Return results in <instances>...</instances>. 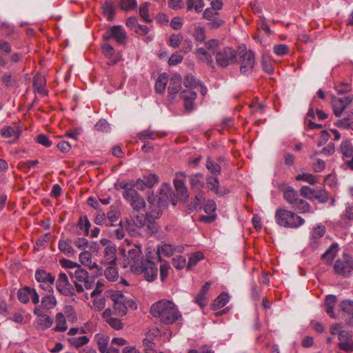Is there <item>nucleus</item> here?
Listing matches in <instances>:
<instances>
[{"instance_id": "nucleus-46", "label": "nucleus", "mask_w": 353, "mask_h": 353, "mask_svg": "<svg viewBox=\"0 0 353 353\" xmlns=\"http://www.w3.org/2000/svg\"><path fill=\"white\" fill-rule=\"evenodd\" d=\"M341 310L347 314L352 316L350 324L353 325V301L345 300L340 303Z\"/></svg>"}, {"instance_id": "nucleus-57", "label": "nucleus", "mask_w": 353, "mask_h": 353, "mask_svg": "<svg viewBox=\"0 0 353 353\" xmlns=\"http://www.w3.org/2000/svg\"><path fill=\"white\" fill-rule=\"evenodd\" d=\"M143 344L144 345L145 353H163V352L157 351L155 349L156 345H155L154 343H153L148 339H144L143 341Z\"/></svg>"}, {"instance_id": "nucleus-20", "label": "nucleus", "mask_w": 353, "mask_h": 353, "mask_svg": "<svg viewBox=\"0 0 353 353\" xmlns=\"http://www.w3.org/2000/svg\"><path fill=\"white\" fill-rule=\"evenodd\" d=\"M91 224L87 216H81L77 223L73 227L72 232L77 235H85L90 234V228Z\"/></svg>"}, {"instance_id": "nucleus-31", "label": "nucleus", "mask_w": 353, "mask_h": 353, "mask_svg": "<svg viewBox=\"0 0 353 353\" xmlns=\"http://www.w3.org/2000/svg\"><path fill=\"white\" fill-rule=\"evenodd\" d=\"M95 341L101 353H105L108 347L109 337L104 334L99 333L95 335Z\"/></svg>"}, {"instance_id": "nucleus-53", "label": "nucleus", "mask_w": 353, "mask_h": 353, "mask_svg": "<svg viewBox=\"0 0 353 353\" xmlns=\"http://www.w3.org/2000/svg\"><path fill=\"white\" fill-rule=\"evenodd\" d=\"M338 245L336 244H332L330 248L321 256L322 259H326L329 262H331L335 257L337 252Z\"/></svg>"}, {"instance_id": "nucleus-40", "label": "nucleus", "mask_w": 353, "mask_h": 353, "mask_svg": "<svg viewBox=\"0 0 353 353\" xmlns=\"http://www.w3.org/2000/svg\"><path fill=\"white\" fill-rule=\"evenodd\" d=\"M89 341L90 339L86 336H82L79 337H72L68 339V343L76 348H79L88 344Z\"/></svg>"}, {"instance_id": "nucleus-55", "label": "nucleus", "mask_w": 353, "mask_h": 353, "mask_svg": "<svg viewBox=\"0 0 353 353\" xmlns=\"http://www.w3.org/2000/svg\"><path fill=\"white\" fill-rule=\"evenodd\" d=\"M120 215L121 214L118 209L115 206L112 205L107 213L106 217L111 223H113L119 219Z\"/></svg>"}, {"instance_id": "nucleus-26", "label": "nucleus", "mask_w": 353, "mask_h": 353, "mask_svg": "<svg viewBox=\"0 0 353 353\" xmlns=\"http://www.w3.org/2000/svg\"><path fill=\"white\" fill-rule=\"evenodd\" d=\"M102 14L110 21H112L115 15L114 4L110 0H106L101 6Z\"/></svg>"}, {"instance_id": "nucleus-25", "label": "nucleus", "mask_w": 353, "mask_h": 353, "mask_svg": "<svg viewBox=\"0 0 353 353\" xmlns=\"http://www.w3.org/2000/svg\"><path fill=\"white\" fill-rule=\"evenodd\" d=\"M183 250L182 247H174L170 244H163L158 248L157 252L158 255L162 254L165 256H170L174 252H182ZM158 259L159 261H161L160 256H158Z\"/></svg>"}, {"instance_id": "nucleus-35", "label": "nucleus", "mask_w": 353, "mask_h": 353, "mask_svg": "<svg viewBox=\"0 0 353 353\" xmlns=\"http://www.w3.org/2000/svg\"><path fill=\"white\" fill-rule=\"evenodd\" d=\"M148 218V228L151 232H154L156 227L154 225V220L160 217L161 213L159 210H154L146 213Z\"/></svg>"}, {"instance_id": "nucleus-32", "label": "nucleus", "mask_w": 353, "mask_h": 353, "mask_svg": "<svg viewBox=\"0 0 353 353\" xmlns=\"http://www.w3.org/2000/svg\"><path fill=\"white\" fill-rule=\"evenodd\" d=\"M45 85H46V80L45 78L41 75V74H37L34 76L33 79V88L39 94H45L46 90H45Z\"/></svg>"}, {"instance_id": "nucleus-30", "label": "nucleus", "mask_w": 353, "mask_h": 353, "mask_svg": "<svg viewBox=\"0 0 353 353\" xmlns=\"http://www.w3.org/2000/svg\"><path fill=\"white\" fill-rule=\"evenodd\" d=\"M196 195L193 200L188 204L187 208L188 213H191L193 211L196 210L198 208H201V205L202 202L204 201L205 198L203 192H196Z\"/></svg>"}, {"instance_id": "nucleus-1", "label": "nucleus", "mask_w": 353, "mask_h": 353, "mask_svg": "<svg viewBox=\"0 0 353 353\" xmlns=\"http://www.w3.org/2000/svg\"><path fill=\"white\" fill-rule=\"evenodd\" d=\"M150 313L166 325L172 324L181 317L174 303L168 300H161L154 303L150 308Z\"/></svg>"}, {"instance_id": "nucleus-50", "label": "nucleus", "mask_w": 353, "mask_h": 353, "mask_svg": "<svg viewBox=\"0 0 353 353\" xmlns=\"http://www.w3.org/2000/svg\"><path fill=\"white\" fill-rule=\"evenodd\" d=\"M30 290L31 288L25 287L18 291L17 297L20 302L22 303H27L29 302L30 296L31 294Z\"/></svg>"}, {"instance_id": "nucleus-8", "label": "nucleus", "mask_w": 353, "mask_h": 353, "mask_svg": "<svg viewBox=\"0 0 353 353\" xmlns=\"http://www.w3.org/2000/svg\"><path fill=\"white\" fill-rule=\"evenodd\" d=\"M103 38L104 41L108 42L109 40L113 39L117 43L123 45L126 43L127 35L121 26H114L104 32Z\"/></svg>"}, {"instance_id": "nucleus-18", "label": "nucleus", "mask_w": 353, "mask_h": 353, "mask_svg": "<svg viewBox=\"0 0 353 353\" xmlns=\"http://www.w3.org/2000/svg\"><path fill=\"white\" fill-rule=\"evenodd\" d=\"M176 175L182 176L183 179H176L174 180V188L180 200L183 202H186L189 197V192L187 187L185 185L184 179L185 178V175L183 172L177 173Z\"/></svg>"}, {"instance_id": "nucleus-36", "label": "nucleus", "mask_w": 353, "mask_h": 353, "mask_svg": "<svg viewBox=\"0 0 353 353\" xmlns=\"http://www.w3.org/2000/svg\"><path fill=\"white\" fill-rule=\"evenodd\" d=\"M79 261L82 265L89 267L90 269L97 267V263L92 262V254L88 251H84L80 253Z\"/></svg>"}, {"instance_id": "nucleus-52", "label": "nucleus", "mask_w": 353, "mask_h": 353, "mask_svg": "<svg viewBox=\"0 0 353 353\" xmlns=\"http://www.w3.org/2000/svg\"><path fill=\"white\" fill-rule=\"evenodd\" d=\"M104 274L105 278L111 281H116L119 276L118 272L113 265H110V266L105 270Z\"/></svg>"}, {"instance_id": "nucleus-12", "label": "nucleus", "mask_w": 353, "mask_h": 353, "mask_svg": "<svg viewBox=\"0 0 353 353\" xmlns=\"http://www.w3.org/2000/svg\"><path fill=\"white\" fill-rule=\"evenodd\" d=\"M337 346L346 353H353V334L351 332L342 330L339 333Z\"/></svg>"}, {"instance_id": "nucleus-45", "label": "nucleus", "mask_w": 353, "mask_h": 353, "mask_svg": "<svg viewBox=\"0 0 353 353\" xmlns=\"http://www.w3.org/2000/svg\"><path fill=\"white\" fill-rule=\"evenodd\" d=\"M181 88V80L178 78H172L171 79L168 91V94L171 96L175 95L180 90Z\"/></svg>"}, {"instance_id": "nucleus-56", "label": "nucleus", "mask_w": 353, "mask_h": 353, "mask_svg": "<svg viewBox=\"0 0 353 353\" xmlns=\"http://www.w3.org/2000/svg\"><path fill=\"white\" fill-rule=\"evenodd\" d=\"M203 259V254L200 252L192 254L189 257L187 268H190V267L196 265V264Z\"/></svg>"}, {"instance_id": "nucleus-39", "label": "nucleus", "mask_w": 353, "mask_h": 353, "mask_svg": "<svg viewBox=\"0 0 353 353\" xmlns=\"http://www.w3.org/2000/svg\"><path fill=\"white\" fill-rule=\"evenodd\" d=\"M195 54L201 61L206 63L209 65H211L212 64L213 60L211 54L209 52H208L204 48H198L196 50Z\"/></svg>"}, {"instance_id": "nucleus-49", "label": "nucleus", "mask_w": 353, "mask_h": 353, "mask_svg": "<svg viewBox=\"0 0 353 353\" xmlns=\"http://www.w3.org/2000/svg\"><path fill=\"white\" fill-rule=\"evenodd\" d=\"M193 37L197 42H204L206 39L205 28L201 26H195Z\"/></svg>"}, {"instance_id": "nucleus-9", "label": "nucleus", "mask_w": 353, "mask_h": 353, "mask_svg": "<svg viewBox=\"0 0 353 353\" xmlns=\"http://www.w3.org/2000/svg\"><path fill=\"white\" fill-rule=\"evenodd\" d=\"M123 196L132 207L134 212H139L144 210L145 207V201L138 192L134 189H128L124 191Z\"/></svg>"}, {"instance_id": "nucleus-16", "label": "nucleus", "mask_w": 353, "mask_h": 353, "mask_svg": "<svg viewBox=\"0 0 353 353\" xmlns=\"http://www.w3.org/2000/svg\"><path fill=\"white\" fill-rule=\"evenodd\" d=\"M141 272H134L136 274H143L148 281H153L158 274V267L154 262L146 259L141 265Z\"/></svg>"}, {"instance_id": "nucleus-5", "label": "nucleus", "mask_w": 353, "mask_h": 353, "mask_svg": "<svg viewBox=\"0 0 353 353\" xmlns=\"http://www.w3.org/2000/svg\"><path fill=\"white\" fill-rule=\"evenodd\" d=\"M125 257V267L129 266L133 273L142 271L141 265H143V263L146 259L143 258L140 246L134 245L133 248L128 251V254Z\"/></svg>"}, {"instance_id": "nucleus-4", "label": "nucleus", "mask_w": 353, "mask_h": 353, "mask_svg": "<svg viewBox=\"0 0 353 353\" xmlns=\"http://www.w3.org/2000/svg\"><path fill=\"white\" fill-rule=\"evenodd\" d=\"M70 275L78 293H82L85 290H92L95 286L94 279L79 265L74 272H70Z\"/></svg>"}, {"instance_id": "nucleus-11", "label": "nucleus", "mask_w": 353, "mask_h": 353, "mask_svg": "<svg viewBox=\"0 0 353 353\" xmlns=\"http://www.w3.org/2000/svg\"><path fill=\"white\" fill-rule=\"evenodd\" d=\"M240 72L243 74L252 72L255 64L254 54L251 50H245L239 57Z\"/></svg>"}, {"instance_id": "nucleus-43", "label": "nucleus", "mask_w": 353, "mask_h": 353, "mask_svg": "<svg viewBox=\"0 0 353 353\" xmlns=\"http://www.w3.org/2000/svg\"><path fill=\"white\" fill-rule=\"evenodd\" d=\"M167 83H168L167 75L165 74H160L155 82L156 92L159 94L164 92Z\"/></svg>"}, {"instance_id": "nucleus-59", "label": "nucleus", "mask_w": 353, "mask_h": 353, "mask_svg": "<svg viewBox=\"0 0 353 353\" xmlns=\"http://www.w3.org/2000/svg\"><path fill=\"white\" fill-rule=\"evenodd\" d=\"M296 180L304 181L309 183L311 185L316 183V181L315 176L312 174H301L296 176Z\"/></svg>"}, {"instance_id": "nucleus-41", "label": "nucleus", "mask_w": 353, "mask_h": 353, "mask_svg": "<svg viewBox=\"0 0 353 353\" xmlns=\"http://www.w3.org/2000/svg\"><path fill=\"white\" fill-rule=\"evenodd\" d=\"M1 81L3 85L7 88H13L17 86V78L12 75L11 72H6L3 73L1 77Z\"/></svg>"}, {"instance_id": "nucleus-38", "label": "nucleus", "mask_w": 353, "mask_h": 353, "mask_svg": "<svg viewBox=\"0 0 353 353\" xmlns=\"http://www.w3.org/2000/svg\"><path fill=\"white\" fill-rule=\"evenodd\" d=\"M336 303V296L334 295H328L326 296L325 300V312L330 316L332 318H334L335 315L334 313V307Z\"/></svg>"}, {"instance_id": "nucleus-10", "label": "nucleus", "mask_w": 353, "mask_h": 353, "mask_svg": "<svg viewBox=\"0 0 353 353\" xmlns=\"http://www.w3.org/2000/svg\"><path fill=\"white\" fill-rule=\"evenodd\" d=\"M35 279L40 283V288L49 292L53 290L52 285L55 282V276L43 269H38L35 272Z\"/></svg>"}, {"instance_id": "nucleus-42", "label": "nucleus", "mask_w": 353, "mask_h": 353, "mask_svg": "<svg viewBox=\"0 0 353 353\" xmlns=\"http://www.w3.org/2000/svg\"><path fill=\"white\" fill-rule=\"evenodd\" d=\"M229 301V296L226 292H222L214 301L212 307L214 310H218L224 307Z\"/></svg>"}, {"instance_id": "nucleus-48", "label": "nucleus", "mask_w": 353, "mask_h": 353, "mask_svg": "<svg viewBox=\"0 0 353 353\" xmlns=\"http://www.w3.org/2000/svg\"><path fill=\"white\" fill-rule=\"evenodd\" d=\"M149 6L150 3L145 2L142 3L139 7V15L146 23H151L152 21L149 14Z\"/></svg>"}, {"instance_id": "nucleus-24", "label": "nucleus", "mask_w": 353, "mask_h": 353, "mask_svg": "<svg viewBox=\"0 0 353 353\" xmlns=\"http://www.w3.org/2000/svg\"><path fill=\"white\" fill-rule=\"evenodd\" d=\"M203 176L201 174H195L190 176V185L191 190L195 192H203L204 187Z\"/></svg>"}, {"instance_id": "nucleus-60", "label": "nucleus", "mask_w": 353, "mask_h": 353, "mask_svg": "<svg viewBox=\"0 0 353 353\" xmlns=\"http://www.w3.org/2000/svg\"><path fill=\"white\" fill-rule=\"evenodd\" d=\"M335 125H337L339 128L347 129V128H351L352 129L353 127V122H350V117H345L342 119H339L335 122Z\"/></svg>"}, {"instance_id": "nucleus-19", "label": "nucleus", "mask_w": 353, "mask_h": 353, "mask_svg": "<svg viewBox=\"0 0 353 353\" xmlns=\"http://www.w3.org/2000/svg\"><path fill=\"white\" fill-rule=\"evenodd\" d=\"M101 50L102 53L108 59V65H114L120 60V56L115 53L114 48L108 42L105 41L101 45Z\"/></svg>"}, {"instance_id": "nucleus-58", "label": "nucleus", "mask_w": 353, "mask_h": 353, "mask_svg": "<svg viewBox=\"0 0 353 353\" xmlns=\"http://www.w3.org/2000/svg\"><path fill=\"white\" fill-rule=\"evenodd\" d=\"M183 39V37L181 34H172L170 35L169 39V45L172 48H176L179 46Z\"/></svg>"}, {"instance_id": "nucleus-21", "label": "nucleus", "mask_w": 353, "mask_h": 353, "mask_svg": "<svg viewBox=\"0 0 353 353\" xmlns=\"http://www.w3.org/2000/svg\"><path fill=\"white\" fill-rule=\"evenodd\" d=\"M325 233V227L324 225H318L314 227L311 232V239L310 245L312 249H316L319 247L320 239Z\"/></svg>"}, {"instance_id": "nucleus-61", "label": "nucleus", "mask_w": 353, "mask_h": 353, "mask_svg": "<svg viewBox=\"0 0 353 353\" xmlns=\"http://www.w3.org/2000/svg\"><path fill=\"white\" fill-rule=\"evenodd\" d=\"M145 180V185L147 188H152L154 184L159 182V176L154 174H150L147 176L143 177Z\"/></svg>"}, {"instance_id": "nucleus-6", "label": "nucleus", "mask_w": 353, "mask_h": 353, "mask_svg": "<svg viewBox=\"0 0 353 353\" xmlns=\"http://www.w3.org/2000/svg\"><path fill=\"white\" fill-rule=\"evenodd\" d=\"M283 197L299 212L305 213L309 212L310 208V204L306 201L301 199L298 193L292 188L288 187L283 190Z\"/></svg>"}, {"instance_id": "nucleus-2", "label": "nucleus", "mask_w": 353, "mask_h": 353, "mask_svg": "<svg viewBox=\"0 0 353 353\" xmlns=\"http://www.w3.org/2000/svg\"><path fill=\"white\" fill-rule=\"evenodd\" d=\"M351 86L347 83H341L336 87L339 97H332V105L334 114L340 117L345 108L353 101V94L350 93Z\"/></svg>"}, {"instance_id": "nucleus-28", "label": "nucleus", "mask_w": 353, "mask_h": 353, "mask_svg": "<svg viewBox=\"0 0 353 353\" xmlns=\"http://www.w3.org/2000/svg\"><path fill=\"white\" fill-rule=\"evenodd\" d=\"M58 247L60 252L68 256H73L75 253V251L72 246L71 241L69 239H60Z\"/></svg>"}, {"instance_id": "nucleus-14", "label": "nucleus", "mask_w": 353, "mask_h": 353, "mask_svg": "<svg viewBox=\"0 0 353 353\" xmlns=\"http://www.w3.org/2000/svg\"><path fill=\"white\" fill-rule=\"evenodd\" d=\"M110 298L113 301V307L114 312L120 316L125 315L128 305H126V297L120 292H114L110 294Z\"/></svg>"}, {"instance_id": "nucleus-23", "label": "nucleus", "mask_w": 353, "mask_h": 353, "mask_svg": "<svg viewBox=\"0 0 353 353\" xmlns=\"http://www.w3.org/2000/svg\"><path fill=\"white\" fill-rule=\"evenodd\" d=\"M179 96L184 101L185 110L188 111L192 110L194 108V101L196 98V93L190 90H187L182 91Z\"/></svg>"}, {"instance_id": "nucleus-62", "label": "nucleus", "mask_w": 353, "mask_h": 353, "mask_svg": "<svg viewBox=\"0 0 353 353\" xmlns=\"http://www.w3.org/2000/svg\"><path fill=\"white\" fill-rule=\"evenodd\" d=\"M107 323L113 329L116 330H119L123 328V324L121 322V320L113 317L112 319H108Z\"/></svg>"}, {"instance_id": "nucleus-47", "label": "nucleus", "mask_w": 353, "mask_h": 353, "mask_svg": "<svg viewBox=\"0 0 353 353\" xmlns=\"http://www.w3.org/2000/svg\"><path fill=\"white\" fill-rule=\"evenodd\" d=\"M313 199L318 200L320 203H325L328 201L330 196L324 189L321 188H317L315 190Z\"/></svg>"}, {"instance_id": "nucleus-63", "label": "nucleus", "mask_w": 353, "mask_h": 353, "mask_svg": "<svg viewBox=\"0 0 353 353\" xmlns=\"http://www.w3.org/2000/svg\"><path fill=\"white\" fill-rule=\"evenodd\" d=\"M186 260L181 256H178L172 259V265L178 270H181L185 266Z\"/></svg>"}, {"instance_id": "nucleus-33", "label": "nucleus", "mask_w": 353, "mask_h": 353, "mask_svg": "<svg viewBox=\"0 0 353 353\" xmlns=\"http://www.w3.org/2000/svg\"><path fill=\"white\" fill-rule=\"evenodd\" d=\"M51 294H46L41 299V306L45 310H51L57 305V300L55 296L52 294L53 290L50 292Z\"/></svg>"}, {"instance_id": "nucleus-22", "label": "nucleus", "mask_w": 353, "mask_h": 353, "mask_svg": "<svg viewBox=\"0 0 353 353\" xmlns=\"http://www.w3.org/2000/svg\"><path fill=\"white\" fill-rule=\"evenodd\" d=\"M117 248L115 245H107L103 251L101 262L108 265H115L117 260Z\"/></svg>"}, {"instance_id": "nucleus-17", "label": "nucleus", "mask_w": 353, "mask_h": 353, "mask_svg": "<svg viewBox=\"0 0 353 353\" xmlns=\"http://www.w3.org/2000/svg\"><path fill=\"white\" fill-rule=\"evenodd\" d=\"M33 313L36 316V322L39 329L44 330L52 326L53 320L49 315L43 313L39 306L35 307Z\"/></svg>"}, {"instance_id": "nucleus-27", "label": "nucleus", "mask_w": 353, "mask_h": 353, "mask_svg": "<svg viewBox=\"0 0 353 353\" xmlns=\"http://www.w3.org/2000/svg\"><path fill=\"white\" fill-rule=\"evenodd\" d=\"M1 134L4 138L10 139L12 141H16L19 139L21 131L17 127L8 126L1 130Z\"/></svg>"}, {"instance_id": "nucleus-44", "label": "nucleus", "mask_w": 353, "mask_h": 353, "mask_svg": "<svg viewBox=\"0 0 353 353\" xmlns=\"http://www.w3.org/2000/svg\"><path fill=\"white\" fill-rule=\"evenodd\" d=\"M165 136L164 133L159 132H154L150 130H143L138 134V137L141 140L152 139L154 140L157 137H163Z\"/></svg>"}, {"instance_id": "nucleus-7", "label": "nucleus", "mask_w": 353, "mask_h": 353, "mask_svg": "<svg viewBox=\"0 0 353 353\" xmlns=\"http://www.w3.org/2000/svg\"><path fill=\"white\" fill-rule=\"evenodd\" d=\"M236 52L231 47H224L216 52L215 59L217 65L221 68H226L236 62Z\"/></svg>"}, {"instance_id": "nucleus-54", "label": "nucleus", "mask_w": 353, "mask_h": 353, "mask_svg": "<svg viewBox=\"0 0 353 353\" xmlns=\"http://www.w3.org/2000/svg\"><path fill=\"white\" fill-rule=\"evenodd\" d=\"M208 187L210 190L214 192L217 195L221 196L222 192H219V182L216 177L209 178L207 181Z\"/></svg>"}, {"instance_id": "nucleus-64", "label": "nucleus", "mask_w": 353, "mask_h": 353, "mask_svg": "<svg viewBox=\"0 0 353 353\" xmlns=\"http://www.w3.org/2000/svg\"><path fill=\"white\" fill-rule=\"evenodd\" d=\"M316 188H311L309 186H303L300 190L301 194L307 199H313Z\"/></svg>"}, {"instance_id": "nucleus-37", "label": "nucleus", "mask_w": 353, "mask_h": 353, "mask_svg": "<svg viewBox=\"0 0 353 353\" xmlns=\"http://www.w3.org/2000/svg\"><path fill=\"white\" fill-rule=\"evenodd\" d=\"M353 221V203H347L341 216V224H347Z\"/></svg>"}, {"instance_id": "nucleus-29", "label": "nucleus", "mask_w": 353, "mask_h": 353, "mask_svg": "<svg viewBox=\"0 0 353 353\" xmlns=\"http://www.w3.org/2000/svg\"><path fill=\"white\" fill-rule=\"evenodd\" d=\"M131 220L134 225L139 228H143L145 225H148V218L146 214L144 215L142 213L133 212L130 216Z\"/></svg>"}, {"instance_id": "nucleus-15", "label": "nucleus", "mask_w": 353, "mask_h": 353, "mask_svg": "<svg viewBox=\"0 0 353 353\" xmlns=\"http://www.w3.org/2000/svg\"><path fill=\"white\" fill-rule=\"evenodd\" d=\"M57 290L64 296H73L75 294L72 285L69 282L66 274L61 272L56 282Z\"/></svg>"}, {"instance_id": "nucleus-13", "label": "nucleus", "mask_w": 353, "mask_h": 353, "mask_svg": "<svg viewBox=\"0 0 353 353\" xmlns=\"http://www.w3.org/2000/svg\"><path fill=\"white\" fill-rule=\"evenodd\" d=\"M336 274L347 276L353 271V259L350 256L345 257L343 260H337L333 267Z\"/></svg>"}, {"instance_id": "nucleus-51", "label": "nucleus", "mask_w": 353, "mask_h": 353, "mask_svg": "<svg viewBox=\"0 0 353 353\" xmlns=\"http://www.w3.org/2000/svg\"><path fill=\"white\" fill-rule=\"evenodd\" d=\"M119 6L122 10L128 12L137 8V2L136 0H120Z\"/></svg>"}, {"instance_id": "nucleus-34", "label": "nucleus", "mask_w": 353, "mask_h": 353, "mask_svg": "<svg viewBox=\"0 0 353 353\" xmlns=\"http://www.w3.org/2000/svg\"><path fill=\"white\" fill-rule=\"evenodd\" d=\"M56 326L53 328L55 332H65L68 327L66 319L63 313L59 312L55 316Z\"/></svg>"}, {"instance_id": "nucleus-3", "label": "nucleus", "mask_w": 353, "mask_h": 353, "mask_svg": "<svg viewBox=\"0 0 353 353\" xmlns=\"http://www.w3.org/2000/svg\"><path fill=\"white\" fill-rule=\"evenodd\" d=\"M274 219L279 225L289 228H299L305 222L304 219L296 213L281 208L276 210Z\"/></svg>"}]
</instances>
